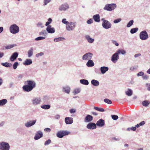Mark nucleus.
Segmentation results:
<instances>
[{
    "instance_id": "9b49d317",
    "label": "nucleus",
    "mask_w": 150,
    "mask_h": 150,
    "mask_svg": "<svg viewBox=\"0 0 150 150\" xmlns=\"http://www.w3.org/2000/svg\"><path fill=\"white\" fill-rule=\"evenodd\" d=\"M93 56V54L90 52L86 53L83 56L82 59L84 60H87L91 59Z\"/></svg>"
},
{
    "instance_id": "4c0bfd02",
    "label": "nucleus",
    "mask_w": 150,
    "mask_h": 150,
    "mask_svg": "<svg viewBox=\"0 0 150 150\" xmlns=\"http://www.w3.org/2000/svg\"><path fill=\"white\" fill-rule=\"evenodd\" d=\"M94 108L96 110L100 112H103L104 111V110L103 108H100L96 107H94Z\"/></svg>"
},
{
    "instance_id": "c85d7f7f",
    "label": "nucleus",
    "mask_w": 150,
    "mask_h": 150,
    "mask_svg": "<svg viewBox=\"0 0 150 150\" xmlns=\"http://www.w3.org/2000/svg\"><path fill=\"white\" fill-rule=\"evenodd\" d=\"M125 94L128 96H131L133 94L132 91L129 88H128L127 91L125 92Z\"/></svg>"
},
{
    "instance_id": "f03ea898",
    "label": "nucleus",
    "mask_w": 150,
    "mask_h": 150,
    "mask_svg": "<svg viewBox=\"0 0 150 150\" xmlns=\"http://www.w3.org/2000/svg\"><path fill=\"white\" fill-rule=\"evenodd\" d=\"M126 53V52L125 50L123 49H118L116 52L112 56L111 61L114 63H116L119 59V54H121L122 55H124Z\"/></svg>"
},
{
    "instance_id": "412c9836",
    "label": "nucleus",
    "mask_w": 150,
    "mask_h": 150,
    "mask_svg": "<svg viewBox=\"0 0 150 150\" xmlns=\"http://www.w3.org/2000/svg\"><path fill=\"white\" fill-rule=\"evenodd\" d=\"M62 91L65 92V93L69 94L70 91V88L68 86L63 87L62 88Z\"/></svg>"
},
{
    "instance_id": "4d7b16f0",
    "label": "nucleus",
    "mask_w": 150,
    "mask_h": 150,
    "mask_svg": "<svg viewBox=\"0 0 150 150\" xmlns=\"http://www.w3.org/2000/svg\"><path fill=\"white\" fill-rule=\"evenodd\" d=\"M111 41L112 43L113 44L115 45L116 46H119V44H118V43L116 41L114 40H111Z\"/></svg>"
},
{
    "instance_id": "49530a36",
    "label": "nucleus",
    "mask_w": 150,
    "mask_h": 150,
    "mask_svg": "<svg viewBox=\"0 0 150 150\" xmlns=\"http://www.w3.org/2000/svg\"><path fill=\"white\" fill-rule=\"evenodd\" d=\"M62 22L64 24H66V25L67 24H68V23L69 22L67 21V19L66 18L63 19L62 21Z\"/></svg>"
},
{
    "instance_id": "09e8293b",
    "label": "nucleus",
    "mask_w": 150,
    "mask_h": 150,
    "mask_svg": "<svg viewBox=\"0 0 150 150\" xmlns=\"http://www.w3.org/2000/svg\"><path fill=\"white\" fill-rule=\"evenodd\" d=\"M44 55V53L43 52H40L36 54V57L38 58L39 56H42Z\"/></svg>"
},
{
    "instance_id": "c756f323",
    "label": "nucleus",
    "mask_w": 150,
    "mask_h": 150,
    "mask_svg": "<svg viewBox=\"0 0 150 150\" xmlns=\"http://www.w3.org/2000/svg\"><path fill=\"white\" fill-rule=\"evenodd\" d=\"M7 100L6 99H4L0 100V106H3L6 104Z\"/></svg>"
},
{
    "instance_id": "6e6d98bb",
    "label": "nucleus",
    "mask_w": 150,
    "mask_h": 150,
    "mask_svg": "<svg viewBox=\"0 0 150 150\" xmlns=\"http://www.w3.org/2000/svg\"><path fill=\"white\" fill-rule=\"evenodd\" d=\"M18 62H15L13 64V68L14 69H16L18 66Z\"/></svg>"
},
{
    "instance_id": "f704fd0d",
    "label": "nucleus",
    "mask_w": 150,
    "mask_h": 150,
    "mask_svg": "<svg viewBox=\"0 0 150 150\" xmlns=\"http://www.w3.org/2000/svg\"><path fill=\"white\" fill-rule=\"evenodd\" d=\"M149 103L150 102L147 100H145L143 101L142 102V105L145 107H146L148 106Z\"/></svg>"
},
{
    "instance_id": "0e129e2a",
    "label": "nucleus",
    "mask_w": 150,
    "mask_h": 150,
    "mask_svg": "<svg viewBox=\"0 0 150 150\" xmlns=\"http://www.w3.org/2000/svg\"><path fill=\"white\" fill-rule=\"evenodd\" d=\"M145 124V122L144 121H142L141 122L139 123V125L140 126H143Z\"/></svg>"
},
{
    "instance_id": "c9c22d12",
    "label": "nucleus",
    "mask_w": 150,
    "mask_h": 150,
    "mask_svg": "<svg viewBox=\"0 0 150 150\" xmlns=\"http://www.w3.org/2000/svg\"><path fill=\"white\" fill-rule=\"evenodd\" d=\"M134 22L133 20H130L127 24V27L128 28L130 27L133 24Z\"/></svg>"
},
{
    "instance_id": "2eb2a0df",
    "label": "nucleus",
    "mask_w": 150,
    "mask_h": 150,
    "mask_svg": "<svg viewBox=\"0 0 150 150\" xmlns=\"http://www.w3.org/2000/svg\"><path fill=\"white\" fill-rule=\"evenodd\" d=\"M46 30L49 33H53L55 32V29L54 28H52L51 25H49L47 27Z\"/></svg>"
},
{
    "instance_id": "423d86ee",
    "label": "nucleus",
    "mask_w": 150,
    "mask_h": 150,
    "mask_svg": "<svg viewBox=\"0 0 150 150\" xmlns=\"http://www.w3.org/2000/svg\"><path fill=\"white\" fill-rule=\"evenodd\" d=\"M10 147L9 144L8 143L4 142H0V150H9Z\"/></svg>"
},
{
    "instance_id": "bf43d9fd",
    "label": "nucleus",
    "mask_w": 150,
    "mask_h": 150,
    "mask_svg": "<svg viewBox=\"0 0 150 150\" xmlns=\"http://www.w3.org/2000/svg\"><path fill=\"white\" fill-rule=\"evenodd\" d=\"M149 76L146 74L144 75L142 77L143 79L144 80H147L149 78Z\"/></svg>"
},
{
    "instance_id": "4468645a",
    "label": "nucleus",
    "mask_w": 150,
    "mask_h": 150,
    "mask_svg": "<svg viewBox=\"0 0 150 150\" xmlns=\"http://www.w3.org/2000/svg\"><path fill=\"white\" fill-rule=\"evenodd\" d=\"M43 135L42 132L40 131H39L36 133L34 139L35 140H37L42 137Z\"/></svg>"
},
{
    "instance_id": "13d9d810",
    "label": "nucleus",
    "mask_w": 150,
    "mask_h": 150,
    "mask_svg": "<svg viewBox=\"0 0 150 150\" xmlns=\"http://www.w3.org/2000/svg\"><path fill=\"white\" fill-rule=\"evenodd\" d=\"M42 23L40 22H38L37 24V26L38 27H40L41 28H43V26L42 25Z\"/></svg>"
},
{
    "instance_id": "de8ad7c7",
    "label": "nucleus",
    "mask_w": 150,
    "mask_h": 150,
    "mask_svg": "<svg viewBox=\"0 0 150 150\" xmlns=\"http://www.w3.org/2000/svg\"><path fill=\"white\" fill-rule=\"evenodd\" d=\"M52 0H44V5H46L47 4L51 2Z\"/></svg>"
},
{
    "instance_id": "37998d69",
    "label": "nucleus",
    "mask_w": 150,
    "mask_h": 150,
    "mask_svg": "<svg viewBox=\"0 0 150 150\" xmlns=\"http://www.w3.org/2000/svg\"><path fill=\"white\" fill-rule=\"evenodd\" d=\"M62 39H64V38L62 37H59L54 38V41L56 42H59L62 40Z\"/></svg>"
},
{
    "instance_id": "864d4df0",
    "label": "nucleus",
    "mask_w": 150,
    "mask_h": 150,
    "mask_svg": "<svg viewBox=\"0 0 150 150\" xmlns=\"http://www.w3.org/2000/svg\"><path fill=\"white\" fill-rule=\"evenodd\" d=\"M111 117L114 120H116L117 119H118V117L117 115H111Z\"/></svg>"
},
{
    "instance_id": "ea45409f",
    "label": "nucleus",
    "mask_w": 150,
    "mask_h": 150,
    "mask_svg": "<svg viewBox=\"0 0 150 150\" xmlns=\"http://www.w3.org/2000/svg\"><path fill=\"white\" fill-rule=\"evenodd\" d=\"M136 129V128L135 127H128L127 128V130L128 131H130L131 130L132 131H135Z\"/></svg>"
},
{
    "instance_id": "6e6552de",
    "label": "nucleus",
    "mask_w": 150,
    "mask_h": 150,
    "mask_svg": "<svg viewBox=\"0 0 150 150\" xmlns=\"http://www.w3.org/2000/svg\"><path fill=\"white\" fill-rule=\"evenodd\" d=\"M139 38L142 40H145L148 38V35L145 30L142 31L139 34Z\"/></svg>"
},
{
    "instance_id": "3c124183",
    "label": "nucleus",
    "mask_w": 150,
    "mask_h": 150,
    "mask_svg": "<svg viewBox=\"0 0 150 150\" xmlns=\"http://www.w3.org/2000/svg\"><path fill=\"white\" fill-rule=\"evenodd\" d=\"M51 142V140L50 139L47 140L44 143V145L45 146L49 144Z\"/></svg>"
},
{
    "instance_id": "774afa93",
    "label": "nucleus",
    "mask_w": 150,
    "mask_h": 150,
    "mask_svg": "<svg viewBox=\"0 0 150 150\" xmlns=\"http://www.w3.org/2000/svg\"><path fill=\"white\" fill-rule=\"evenodd\" d=\"M5 124V122L3 121L0 123V127H2Z\"/></svg>"
},
{
    "instance_id": "5701e85b",
    "label": "nucleus",
    "mask_w": 150,
    "mask_h": 150,
    "mask_svg": "<svg viewBox=\"0 0 150 150\" xmlns=\"http://www.w3.org/2000/svg\"><path fill=\"white\" fill-rule=\"evenodd\" d=\"M91 84L93 86H98L100 84L99 81L95 79H92L91 80Z\"/></svg>"
},
{
    "instance_id": "c03bdc74",
    "label": "nucleus",
    "mask_w": 150,
    "mask_h": 150,
    "mask_svg": "<svg viewBox=\"0 0 150 150\" xmlns=\"http://www.w3.org/2000/svg\"><path fill=\"white\" fill-rule=\"evenodd\" d=\"M122 21V19L121 18H119L114 20L113 21L114 23L116 24Z\"/></svg>"
},
{
    "instance_id": "72a5a7b5",
    "label": "nucleus",
    "mask_w": 150,
    "mask_h": 150,
    "mask_svg": "<svg viewBox=\"0 0 150 150\" xmlns=\"http://www.w3.org/2000/svg\"><path fill=\"white\" fill-rule=\"evenodd\" d=\"M138 30V28H132L130 30V33L131 34L134 33H136Z\"/></svg>"
},
{
    "instance_id": "f257e3e1",
    "label": "nucleus",
    "mask_w": 150,
    "mask_h": 150,
    "mask_svg": "<svg viewBox=\"0 0 150 150\" xmlns=\"http://www.w3.org/2000/svg\"><path fill=\"white\" fill-rule=\"evenodd\" d=\"M25 85L23 87V90L26 92H29L31 91L36 86V83L33 80H27L25 82Z\"/></svg>"
},
{
    "instance_id": "8fccbe9b",
    "label": "nucleus",
    "mask_w": 150,
    "mask_h": 150,
    "mask_svg": "<svg viewBox=\"0 0 150 150\" xmlns=\"http://www.w3.org/2000/svg\"><path fill=\"white\" fill-rule=\"evenodd\" d=\"M25 126L27 128L30 127L31 126L28 121H27L24 124Z\"/></svg>"
},
{
    "instance_id": "4be33fe9",
    "label": "nucleus",
    "mask_w": 150,
    "mask_h": 150,
    "mask_svg": "<svg viewBox=\"0 0 150 150\" xmlns=\"http://www.w3.org/2000/svg\"><path fill=\"white\" fill-rule=\"evenodd\" d=\"M93 19L95 22H99L100 21V15L98 14H97L93 16Z\"/></svg>"
},
{
    "instance_id": "bb28decb",
    "label": "nucleus",
    "mask_w": 150,
    "mask_h": 150,
    "mask_svg": "<svg viewBox=\"0 0 150 150\" xmlns=\"http://www.w3.org/2000/svg\"><path fill=\"white\" fill-rule=\"evenodd\" d=\"M32 63V61L31 59H27L23 63V64L25 65H28L31 64Z\"/></svg>"
},
{
    "instance_id": "9d476101",
    "label": "nucleus",
    "mask_w": 150,
    "mask_h": 150,
    "mask_svg": "<svg viewBox=\"0 0 150 150\" xmlns=\"http://www.w3.org/2000/svg\"><path fill=\"white\" fill-rule=\"evenodd\" d=\"M69 8V6L67 3L62 4L59 7L58 9L60 11H65Z\"/></svg>"
},
{
    "instance_id": "cd10ccee",
    "label": "nucleus",
    "mask_w": 150,
    "mask_h": 150,
    "mask_svg": "<svg viewBox=\"0 0 150 150\" xmlns=\"http://www.w3.org/2000/svg\"><path fill=\"white\" fill-rule=\"evenodd\" d=\"M80 82L81 83L87 85L89 84V82L88 80L85 79H82L80 80Z\"/></svg>"
},
{
    "instance_id": "f3484780",
    "label": "nucleus",
    "mask_w": 150,
    "mask_h": 150,
    "mask_svg": "<svg viewBox=\"0 0 150 150\" xmlns=\"http://www.w3.org/2000/svg\"><path fill=\"white\" fill-rule=\"evenodd\" d=\"M65 123L66 124H71L73 123V119L71 117H66L65 119Z\"/></svg>"
},
{
    "instance_id": "7c9ffc66",
    "label": "nucleus",
    "mask_w": 150,
    "mask_h": 150,
    "mask_svg": "<svg viewBox=\"0 0 150 150\" xmlns=\"http://www.w3.org/2000/svg\"><path fill=\"white\" fill-rule=\"evenodd\" d=\"M1 65L3 66H4L6 67H10L12 66V64L11 63H9L7 62H6L5 63H1Z\"/></svg>"
},
{
    "instance_id": "69168bd1",
    "label": "nucleus",
    "mask_w": 150,
    "mask_h": 150,
    "mask_svg": "<svg viewBox=\"0 0 150 150\" xmlns=\"http://www.w3.org/2000/svg\"><path fill=\"white\" fill-rule=\"evenodd\" d=\"M141 55V54L140 53L137 54H136L134 55V57L135 58H137L138 57L140 56Z\"/></svg>"
},
{
    "instance_id": "0eeeda50",
    "label": "nucleus",
    "mask_w": 150,
    "mask_h": 150,
    "mask_svg": "<svg viewBox=\"0 0 150 150\" xmlns=\"http://www.w3.org/2000/svg\"><path fill=\"white\" fill-rule=\"evenodd\" d=\"M69 133V132L67 130H60L57 132L56 135L58 138H62L64 136L68 135Z\"/></svg>"
},
{
    "instance_id": "7ed1b4c3",
    "label": "nucleus",
    "mask_w": 150,
    "mask_h": 150,
    "mask_svg": "<svg viewBox=\"0 0 150 150\" xmlns=\"http://www.w3.org/2000/svg\"><path fill=\"white\" fill-rule=\"evenodd\" d=\"M76 25V23L75 22H70L66 26V30L68 31L74 30Z\"/></svg>"
},
{
    "instance_id": "e2e57ef3",
    "label": "nucleus",
    "mask_w": 150,
    "mask_h": 150,
    "mask_svg": "<svg viewBox=\"0 0 150 150\" xmlns=\"http://www.w3.org/2000/svg\"><path fill=\"white\" fill-rule=\"evenodd\" d=\"M44 130L45 132H49L51 131V129L49 128H46Z\"/></svg>"
},
{
    "instance_id": "aec40b11",
    "label": "nucleus",
    "mask_w": 150,
    "mask_h": 150,
    "mask_svg": "<svg viewBox=\"0 0 150 150\" xmlns=\"http://www.w3.org/2000/svg\"><path fill=\"white\" fill-rule=\"evenodd\" d=\"M100 69L101 73L103 74L108 70L109 68L108 67H107L103 66L100 68Z\"/></svg>"
},
{
    "instance_id": "58836bf2",
    "label": "nucleus",
    "mask_w": 150,
    "mask_h": 150,
    "mask_svg": "<svg viewBox=\"0 0 150 150\" xmlns=\"http://www.w3.org/2000/svg\"><path fill=\"white\" fill-rule=\"evenodd\" d=\"M28 121L30 124L31 126L32 127L35 124L37 121V120H30Z\"/></svg>"
},
{
    "instance_id": "20e7f679",
    "label": "nucleus",
    "mask_w": 150,
    "mask_h": 150,
    "mask_svg": "<svg viewBox=\"0 0 150 150\" xmlns=\"http://www.w3.org/2000/svg\"><path fill=\"white\" fill-rule=\"evenodd\" d=\"M19 27L16 24H13L11 25L9 27V31L11 33L15 34L19 31Z\"/></svg>"
},
{
    "instance_id": "39448f33",
    "label": "nucleus",
    "mask_w": 150,
    "mask_h": 150,
    "mask_svg": "<svg viewBox=\"0 0 150 150\" xmlns=\"http://www.w3.org/2000/svg\"><path fill=\"white\" fill-rule=\"evenodd\" d=\"M117 7L116 4H107L104 7V10L108 11H111L114 10Z\"/></svg>"
},
{
    "instance_id": "79ce46f5",
    "label": "nucleus",
    "mask_w": 150,
    "mask_h": 150,
    "mask_svg": "<svg viewBox=\"0 0 150 150\" xmlns=\"http://www.w3.org/2000/svg\"><path fill=\"white\" fill-rule=\"evenodd\" d=\"M104 101L105 102L108 104H111L112 103V102L110 100L107 98L104 99Z\"/></svg>"
},
{
    "instance_id": "1a4fd4ad",
    "label": "nucleus",
    "mask_w": 150,
    "mask_h": 150,
    "mask_svg": "<svg viewBox=\"0 0 150 150\" xmlns=\"http://www.w3.org/2000/svg\"><path fill=\"white\" fill-rule=\"evenodd\" d=\"M41 102V99L39 97H34L31 99V103L34 106L39 105Z\"/></svg>"
},
{
    "instance_id": "a878e982",
    "label": "nucleus",
    "mask_w": 150,
    "mask_h": 150,
    "mask_svg": "<svg viewBox=\"0 0 150 150\" xmlns=\"http://www.w3.org/2000/svg\"><path fill=\"white\" fill-rule=\"evenodd\" d=\"M94 64L93 61L91 60V59L89 60L86 63V65L88 67H93L94 65Z\"/></svg>"
},
{
    "instance_id": "393cba45",
    "label": "nucleus",
    "mask_w": 150,
    "mask_h": 150,
    "mask_svg": "<svg viewBox=\"0 0 150 150\" xmlns=\"http://www.w3.org/2000/svg\"><path fill=\"white\" fill-rule=\"evenodd\" d=\"M33 47H31L28 52V56L29 58L31 57L33 53Z\"/></svg>"
},
{
    "instance_id": "603ef678",
    "label": "nucleus",
    "mask_w": 150,
    "mask_h": 150,
    "mask_svg": "<svg viewBox=\"0 0 150 150\" xmlns=\"http://www.w3.org/2000/svg\"><path fill=\"white\" fill-rule=\"evenodd\" d=\"M144 74V72L143 71H140L137 74V76L138 77L143 76Z\"/></svg>"
},
{
    "instance_id": "a18cd8bd",
    "label": "nucleus",
    "mask_w": 150,
    "mask_h": 150,
    "mask_svg": "<svg viewBox=\"0 0 150 150\" xmlns=\"http://www.w3.org/2000/svg\"><path fill=\"white\" fill-rule=\"evenodd\" d=\"M45 39V37H44L42 36H40L39 37H38L37 38H36L35 39V40L38 41V40H43Z\"/></svg>"
},
{
    "instance_id": "052dcab7",
    "label": "nucleus",
    "mask_w": 150,
    "mask_h": 150,
    "mask_svg": "<svg viewBox=\"0 0 150 150\" xmlns=\"http://www.w3.org/2000/svg\"><path fill=\"white\" fill-rule=\"evenodd\" d=\"M146 86L147 88V89L148 91H150V83H146Z\"/></svg>"
},
{
    "instance_id": "5fc2aeb1",
    "label": "nucleus",
    "mask_w": 150,
    "mask_h": 150,
    "mask_svg": "<svg viewBox=\"0 0 150 150\" xmlns=\"http://www.w3.org/2000/svg\"><path fill=\"white\" fill-rule=\"evenodd\" d=\"M93 22V20L92 19L90 18L86 22V23L88 24H91Z\"/></svg>"
},
{
    "instance_id": "f8f14e48",
    "label": "nucleus",
    "mask_w": 150,
    "mask_h": 150,
    "mask_svg": "<svg viewBox=\"0 0 150 150\" xmlns=\"http://www.w3.org/2000/svg\"><path fill=\"white\" fill-rule=\"evenodd\" d=\"M102 25L103 28L105 29L110 28L112 26L111 24L108 20L104 23H102Z\"/></svg>"
},
{
    "instance_id": "2f4dec72",
    "label": "nucleus",
    "mask_w": 150,
    "mask_h": 150,
    "mask_svg": "<svg viewBox=\"0 0 150 150\" xmlns=\"http://www.w3.org/2000/svg\"><path fill=\"white\" fill-rule=\"evenodd\" d=\"M41 107L44 109H48L50 108V106L49 105H43Z\"/></svg>"
},
{
    "instance_id": "338daca9",
    "label": "nucleus",
    "mask_w": 150,
    "mask_h": 150,
    "mask_svg": "<svg viewBox=\"0 0 150 150\" xmlns=\"http://www.w3.org/2000/svg\"><path fill=\"white\" fill-rule=\"evenodd\" d=\"M60 116L59 115H57L54 117V118L56 119H59V118H60Z\"/></svg>"
},
{
    "instance_id": "dca6fc26",
    "label": "nucleus",
    "mask_w": 150,
    "mask_h": 150,
    "mask_svg": "<svg viewBox=\"0 0 150 150\" xmlns=\"http://www.w3.org/2000/svg\"><path fill=\"white\" fill-rule=\"evenodd\" d=\"M96 125L98 127H102L105 125L104 120L103 119H100L97 121Z\"/></svg>"
},
{
    "instance_id": "680f3d73",
    "label": "nucleus",
    "mask_w": 150,
    "mask_h": 150,
    "mask_svg": "<svg viewBox=\"0 0 150 150\" xmlns=\"http://www.w3.org/2000/svg\"><path fill=\"white\" fill-rule=\"evenodd\" d=\"M69 111L71 113H74L76 112V110L75 109H71Z\"/></svg>"
},
{
    "instance_id": "a19ab883",
    "label": "nucleus",
    "mask_w": 150,
    "mask_h": 150,
    "mask_svg": "<svg viewBox=\"0 0 150 150\" xmlns=\"http://www.w3.org/2000/svg\"><path fill=\"white\" fill-rule=\"evenodd\" d=\"M39 34L41 35L46 36L47 34V33L45 30H42L40 33Z\"/></svg>"
},
{
    "instance_id": "473e14b6",
    "label": "nucleus",
    "mask_w": 150,
    "mask_h": 150,
    "mask_svg": "<svg viewBox=\"0 0 150 150\" xmlns=\"http://www.w3.org/2000/svg\"><path fill=\"white\" fill-rule=\"evenodd\" d=\"M16 46V45L15 44L10 45L6 46L5 47V48L6 50H9L14 47Z\"/></svg>"
},
{
    "instance_id": "a211bd4d",
    "label": "nucleus",
    "mask_w": 150,
    "mask_h": 150,
    "mask_svg": "<svg viewBox=\"0 0 150 150\" xmlns=\"http://www.w3.org/2000/svg\"><path fill=\"white\" fill-rule=\"evenodd\" d=\"M93 120V117L89 115H88L85 117L84 122H90Z\"/></svg>"
},
{
    "instance_id": "6ab92c4d",
    "label": "nucleus",
    "mask_w": 150,
    "mask_h": 150,
    "mask_svg": "<svg viewBox=\"0 0 150 150\" xmlns=\"http://www.w3.org/2000/svg\"><path fill=\"white\" fill-rule=\"evenodd\" d=\"M18 54L17 52L13 53L10 57V59L11 61H13L18 57Z\"/></svg>"
},
{
    "instance_id": "ddd939ff",
    "label": "nucleus",
    "mask_w": 150,
    "mask_h": 150,
    "mask_svg": "<svg viewBox=\"0 0 150 150\" xmlns=\"http://www.w3.org/2000/svg\"><path fill=\"white\" fill-rule=\"evenodd\" d=\"M86 127L90 129H94L96 128V125L94 123L90 122L87 125Z\"/></svg>"
},
{
    "instance_id": "e433bc0d",
    "label": "nucleus",
    "mask_w": 150,
    "mask_h": 150,
    "mask_svg": "<svg viewBox=\"0 0 150 150\" xmlns=\"http://www.w3.org/2000/svg\"><path fill=\"white\" fill-rule=\"evenodd\" d=\"M80 92V90L79 88L75 89L73 92V93L74 95L79 93Z\"/></svg>"
},
{
    "instance_id": "b1692460",
    "label": "nucleus",
    "mask_w": 150,
    "mask_h": 150,
    "mask_svg": "<svg viewBox=\"0 0 150 150\" xmlns=\"http://www.w3.org/2000/svg\"><path fill=\"white\" fill-rule=\"evenodd\" d=\"M85 38L90 43H92L94 41V39L91 38L89 35H85Z\"/></svg>"
}]
</instances>
